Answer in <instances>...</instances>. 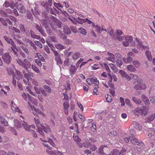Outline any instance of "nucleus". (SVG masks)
<instances>
[{"mask_svg":"<svg viewBox=\"0 0 155 155\" xmlns=\"http://www.w3.org/2000/svg\"><path fill=\"white\" fill-rule=\"evenodd\" d=\"M95 29L96 31L99 34L101 33V27L99 26L96 25L95 26Z\"/></svg>","mask_w":155,"mask_h":155,"instance_id":"obj_62","label":"nucleus"},{"mask_svg":"<svg viewBox=\"0 0 155 155\" xmlns=\"http://www.w3.org/2000/svg\"><path fill=\"white\" fill-rule=\"evenodd\" d=\"M146 55L149 60H151L152 59V56L151 52L148 50H146L145 52Z\"/></svg>","mask_w":155,"mask_h":155,"instance_id":"obj_39","label":"nucleus"},{"mask_svg":"<svg viewBox=\"0 0 155 155\" xmlns=\"http://www.w3.org/2000/svg\"><path fill=\"white\" fill-rule=\"evenodd\" d=\"M4 37L5 40L8 43L10 44L12 46L15 45V44L12 39L9 38L6 35L4 36Z\"/></svg>","mask_w":155,"mask_h":155,"instance_id":"obj_18","label":"nucleus"},{"mask_svg":"<svg viewBox=\"0 0 155 155\" xmlns=\"http://www.w3.org/2000/svg\"><path fill=\"white\" fill-rule=\"evenodd\" d=\"M138 145L140 146V148L141 150H143L145 147L144 143L141 141H140L139 143H138Z\"/></svg>","mask_w":155,"mask_h":155,"instance_id":"obj_54","label":"nucleus"},{"mask_svg":"<svg viewBox=\"0 0 155 155\" xmlns=\"http://www.w3.org/2000/svg\"><path fill=\"white\" fill-rule=\"evenodd\" d=\"M14 75V77H15L18 80H20L23 78V75L22 74L18 71H16L15 74Z\"/></svg>","mask_w":155,"mask_h":155,"instance_id":"obj_17","label":"nucleus"},{"mask_svg":"<svg viewBox=\"0 0 155 155\" xmlns=\"http://www.w3.org/2000/svg\"><path fill=\"white\" fill-rule=\"evenodd\" d=\"M0 122L4 126H8V123L4 117H0Z\"/></svg>","mask_w":155,"mask_h":155,"instance_id":"obj_28","label":"nucleus"},{"mask_svg":"<svg viewBox=\"0 0 155 155\" xmlns=\"http://www.w3.org/2000/svg\"><path fill=\"white\" fill-rule=\"evenodd\" d=\"M41 129H43L44 132H46L47 134H50L51 133V131L49 126H48L46 127H45L43 125V128H41ZM53 135L52 134H50V137H52Z\"/></svg>","mask_w":155,"mask_h":155,"instance_id":"obj_21","label":"nucleus"},{"mask_svg":"<svg viewBox=\"0 0 155 155\" xmlns=\"http://www.w3.org/2000/svg\"><path fill=\"white\" fill-rule=\"evenodd\" d=\"M14 125L18 128H21L23 126V124L24 123L21 124L17 119H14Z\"/></svg>","mask_w":155,"mask_h":155,"instance_id":"obj_19","label":"nucleus"},{"mask_svg":"<svg viewBox=\"0 0 155 155\" xmlns=\"http://www.w3.org/2000/svg\"><path fill=\"white\" fill-rule=\"evenodd\" d=\"M80 55L81 54L79 52H77L73 54L72 55V58L74 60H76L80 57Z\"/></svg>","mask_w":155,"mask_h":155,"instance_id":"obj_33","label":"nucleus"},{"mask_svg":"<svg viewBox=\"0 0 155 155\" xmlns=\"http://www.w3.org/2000/svg\"><path fill=\"white\" fill-rule=\"evenodd\" d=\"M141 98L145 105H148L150 104L149 100L145 95H142L141 97Z\"/></svg>","mask_w":155,"mask_h":155,"instance_id":"obj_20","label":"nucleus"},{"mask_svg":"<svg viewBox=\"0 0 155 155\" xmlns=\"http://www.w3.org/2000/svg\"><path fill=\"white\" fill-rule=\"evenodd\" d=\"M7 71L8 74L9 75H13L14 72V71L13 68L11 67H10L7 68Z\"/></svg>","mask_w":155,"mask_h":155,"instance_id":"obj_38","label":"nucleus"},{"mask_svg":"<svg viewBox=\"0 0 155 155\" xmlns=\"http://www.w3.org/2000/svg\"><path fill=\"white\" fill-rule=\"evenodd\" d=\"M40 139L42 141H48L49 143H50L52 146L55 147V144L53 141L50 138L47 137L46 138H44L42 139V138H41Z\"/></svg>","mask_w":155,"mask_h":155,"instance_id":"obj_14","label":"nucleus"},{"mask_svg":"<svg viewBox=\"0 0 155 155\" xmlns=\"http://www.w3.org/2000/svg\"><path fill=\"white\" fill-rule=\"evenodd\" d=\"M11 48L14 53V57L16 59H18V58H19L18 54V51L16 45H13V46H11Z\"/></svg>","mask_w":155,"mask_h":155,"instance_id":"obj_10","label":"nucleus"},{"mask_svg":"<svg viewBox=\"0 0 155 155\" xmlns=\"http://www.w3.org/2000/svg\"><path fill=\"white\" fill-rule=\"evenodd\" d=\"M94 77L88 78L87 79V82L88 84L91 85L93 84L94 82L93 81H94Z\"/></svg>","mask_w":155,"mask_h":155,"instance_id":"obj_47","label":"nucleus"},{"mask_svg":"<svg viewBox=\"0 0 155 155\" xmlns=\"http://www.w3.org/2000/svg\"><path fill=\"white\" fill-rule=\"evenodd\" d=\"M11 109L12 110L15 112H18L20 113H21V111L19 109V108L17 107V106L12 102V103L11 106Z\"/></svg>","mask_w":155,"mask_h":155,"instance_id":"obj_15","label":"nucleus"},{"mask_svg":"<svg viewBox=\"0 0 155 155\" xmlns=\"http://www.w3.org/2000/svg\"><path fill=\"white\" fill-rule=\"evenodd\" d=\"M34 88L35 91L38 94H40L41 93V90L40 87H34Z\"/></svg>","mask_w":155,"mask_h":155,"instance_id":"obj_61","label":"nucleus"},{"mask_svg":"<svg viewBox=\"0 0 155 155\" xmlns=\"http://www.w3.org/2000/svg\"><path fill=\"white\" fill-rule=\"evenodd\" d=\"M4 62L7 64L10 63L12 60V58L9 52H6L2 56Z\"/></svg>","mask_w":155,"mask_h":155,"instance_id":"obj_5","label":"nucleus"},{"mask_svg":"<svg viewBox=\"0 0 155 155\" xmlns=\"http://www.w3.org/2000/svg\"><path fill=\"white\" fill-rule=\"evenodd\" d=\"M118 151L117 150H114L113 151L111 152L109 155H117Z\"/></svg>","mask_w":155,"mask_h":155,"instance_id":"obj_64","label":"nucleus"},{"mask_svg":"<svg viewBox=\"0 0 155 155\" xmlns=\"http://www.w3.org/2000/svg\"><path fill=\"white\" fill-rule=\"evenodd\" d=\"M43 88L48 93H50L51 92V91L50 87L47 85H44L43 86Z\"/></svg>","mask_w":155,"mask_h":155,"instance_id":"obj_48","label":"nucleus"},{"mask_svg":"<svg viewBox=\"0 0 155 155\" xmlns=\"http://www.w3.org/2000/svg\"><path fill=\"white\" fill-rule=\"evenodd\" d=\"M55 60L56 61L57 64L59 66H60L62 64V61L60 58V56L57 57H55Z\"/></svg>","mask_w":155,"mask_h":155,"instance_id":"obj_41","label":"nucleus"},{"mask_svg":"<svg viewBox=\"0 0 155 155\" xmlns=\"http://www.w3.org/2000/svg\"><path fill=\"white\" fill-rule=\"evenodd\" d=\"M51 18L54 21V23L53 24H50L53 29L56 31L57 30V28H60L61 27V22L53 16H52Z\"/></svg>","mask_w":155,"mask_h":155,"instance_id":"obj_3","label":"nucleus"},{"mask_svg":"<svg viewBox=\"0 0 155 155\" xmlns=\"http://www.w3.org/2000/svg\"><path fill=\"white\" fill-rule=\"evenodd\" d=\"M108 75L109 77V82L108 83V85L110 86H112V85H113L111 83L112 81V78L113 77L111 76V75L110 74V73L108 74Z\"/></svg>","mask_w":155,"mask_h":155,"instance_id":"obj_53","label":"nucleus"},{"mask_svg":"<svg viewBox=\"0 0 155 155\" xmlns=\"http://www.w3.org/2000/svg\"><path fill=\"white\" fill-rule=\"evenodd\" d=\"M33 113L35 116L38 117V115L37 114H40V115H41L42 116L44 117L45 116V114L43 113L42 111H41V110H40L39 109L37 110V111L35 113V112H33Z\"/></svg>","mask_w":155,"mask_h":155,"instance_id":"obj_32","label":"nucleus"},{"mask_svg":"<svg viewBox=\"0 0 155 155\" xmlns=\"http://www.w3.org/2000/svg\"><path fill=\"white\" fill-rule=\"evenodd\" d=\"M13 39L15 40L20 45H23V42L21 41V37L20 35H12Z\"/></svg>","mask_w":155,"mask_h":155,"instance_id":"obj_11","label":"nucleus"},{"mask_svg":"<svg viewBox=\"0 0 155 155\" xmlns=\"http://www.w3.org/2000/svg\"><path fill=\"white\" fill-rule=\"evenodd\" d=\"M22 96L24 100L26 101H27L28 99L30 101L31 100V98L30 96L28 94H26L25 93H23L22 94Z\"/></svg>","mask_w":155,"mask_h":155,"instance_id":"obj_31","label":"nucleus"},{"mask_svg":"<svg viewBox=\"0 0 155 155\" xmlns=\"http://www.w3.org/2000/svg\"><path fill=\"white\" fill-rule=\"evenodd\" d=\"M54 5L59 10H60V8H62L63 7L62 5L59 3H57L54 2Z\"/></svg>","mask_w":155,"mask_h":155,"instance_id":"obj_52","label":"nucleus"},{"mask_svg":"<svg viewBox=\"0 0 155 155\" xmlns=\"http://www.w3.org/2000/svg\"><path fill=\"white\" fill-rule=\"evenodd\" d=\"M123 35V32L120 29H117L116 30V35H114V38L116 40L119 41H122L124 39L123 36H121Z\"/></svg>","mask_w":155,"mask_h":155,"instance_id":"obj_6","label":"nucleus"},{"mask_svg":"<svg viewBox=\"0 0 155 155\" xmlns=\"http://www.w3.org/2000/svg\"><path fill=\"white\" fill-rule=\"evenodd\" d=\"M43 142H44L43 143V144L46 147L48 148L49 150H51L52 149L51 147H50L48 145L49 143L48 141Z\"/></svg>","mask_w":155,"mask_h":155,"instance_id":"obj_56","label":"nucleus"},{"mask_svg":"<svg viewBox=\"0 0 155 155\" xmlns=\"http://www.w3.org/2000/svg\"><path fill=\"white\" fill-rule=\"evenodd\" d=\"M73 137L74 140L78 144V146L79 147V144L81 143L80 142L81 141V140L77 135H74Z\"/></svg>","mask_w":155,"mask_h":155,"instance_id":"obj_26","label":"nucleus"},{"mask_svg":"<svg viewBox=\"0 0 155 155\" xmlns=\"http://www.w3.org/2000/svg\"><path fill=\"white\" fill-rule=\"evenodd\" d=\"M17 9L20 13H23L25 11V7L21 3L17 5Z\"/></svg>","mask_w":155,"mask_h":155,"instance_id":"obj_16","label":"nucleus"},{"mask_svg":"<svg viewBox=\"0 0 155 155\" xmlns=\"http://www.w3.org/2000/svg\"><path fill=\"white\" fill-rule=\"evenodd\" d=\"M122 77L125 78L127 80L130 81L131 79V78L125 71L123 70H120L119 72Z\"/></svg>","mask_w":155,"mask_h":155,"instance_id":"obj_12","label":"nucleus"},{"mask_svg":"<svg viewBox=\"0 0 155 155\" xmlns=\"http://www.w3.org/2000/svg\"><path fill=\"white\" fill-rule=\"evenodd\" d=\"M23 121L24 122V123H25V124H23V126L24 127V128L25 129V127H28V129H29V130H31L30 129L31 127L33 128H35V126H34L33 125H28L24 121V120H23Z\"/></svg>","mask_w":155,"mask_h":155,"instance_id":"obj_45","label":"nucleus"},{"mask_svg":"<svg viewBox=\"0 0 155 155\" xmlns=\"http://www.w3.org/2000/svg\"><path fill=\"white\" fill-rule=\"evenodd\" d=\"M64 63L65 66H69L70 64L69 58H66L64 61Z\"/></svg>","mask_w":155,"mask_h":155,"instance_id":"obj_51","label":"nucleus"},{"mask_svg":"<svg viewBox=\"0 0 155 155\" xmlns=\"http://www.w3.org/2000/svg\"><path fill=\"white\" fill-rule=\"evenodd\" d=\"M127 70L131 72H134L136 71V69L132 65H129L127 67Z\"/></svg>","mask_w":155,"mask_h":155,"instance_id":"obj_40","label":"nucleus"},{"mask_svg":"<svg viewBox=\"0 0 155 155\" xmlns=\"http://www.w3.org/2000/svg\"><path fill=\"white\" fill-rule=\"evenodd\" d=\"M55 46L57 49L60 50L64 49L65 48V47L60 43L56 44Z\"/></svg>","mask_w":155,"mask_h":155,"instance_id":"obj_35","label":"nucleus"},{"mask_svg":"<svg viewBox=\"0 0 155 155\" xmlns=\"http://www.w3.org/2000/svg\"><path fill=\"white\" fill-rule=\"evenodd\" d=\"M123 60L125 63H130L132 61L133 59L130 56H128L127 58H124Z\"/></svg>","mask_w":155,"mask_h":155,"instance_id":"obj_34","label":"nucleus"},{"mask_svg":"<svg viewBox=\"0 0 155 155\" xmlns=\"http://www.w3.org/2000/svg\"><path fill=\"white\" fill-rule=\"evenodd\" d=\"M108 148L105 146L102 145L98 148V152L102 155H106L104 151H108Z\"/></svg>","mask_w":155,"mask_h":155,"instance_id":"obj_7","label":"nucleus"},{"mask_svg":"<svg viewBox=\"0 0 155 155\" xmlns=\"http://www.w3.org/2000/svg\"><path fill=\"white\" fill-rule=\"evenodd\" d=\"M155 118V114H151L147 118L148 122H151L153 121Z\"/></svg>","mask_w":155,"mask_h":155,"instance_id":"obj_46","label":"nucleus"},{"mask_svg":"<svg viewBox=\"0 0 155 155\" xmlns=\"http://www.w3.org/2000/svg\"><path fill=\"white\" fill-rule=\"evenodd\" d=\"M41 22L43 25L46 28H47L48 27L49 23L48 20L43 19L41 21Z\"/></svg>","mask_w":155,"mask_h":155,"instance_id":"obj_37","label":"nucleus"},{"mask_svg":"<svg viewBox=\"0 0 155 155\" xmlns=\"http://www.w3.org/2000/svg\"><path fill=\"white\" fill-rule=\"evenodd\" d=\"M36 27L37 29L43 36H45V33L44 31L42 28V27L41 25H39L37 24L36 25Z\"/></svg>","mask_w":155,"mask_h":155,"instance_id":"obj_23","label":"nucleus"},{"mask_svg":"<svg viewBox=\"0 0 155 155\" xmlns=\"http://www.w3.org/2000/svg\"><path fill=\"white\" fill-rule=\"evenodd\" d=\"M0 21L2 24L6 26H7V24L8 23L9 24L12 25V23L11 21L8 18H0Z\"/></svg>","mask_w":155,"mask_h":155,"instance_id":"obj_9","label":"nucleus"},{"mask_svg":"<svg viewBox=\"0 0 155 155\" xmlns=\"http://www.w3.org/2000/svg\"><path fill=\"white\" fill-rule=\"evenodd\" d=\"M5 6L7 8L10 7L11 8H13L14 7V4L13 2H8L5 1L4 3Z\"/></svg>","mask_w":155,"mask_h":155,"instance_id":"obj_27","label":"nucleus"},{"mask_svg":"<svg viewBox=\"0 0 155 155\" xmlns=\"http://www.w3.org/2000/svg\"><path fill=\"white\" fill-rule=\"evenodd\" d=\"M51 150H46L47 153L50 155H57V151H51Z\"/></svg>","mask_w":155,"mask_h":155,"instance_id":"obj_49","label":"nucleus"},{"mask_svg":"<svg viewBox=\"0 0 155 155\" xmlns=\"http://www.w3.org/2000/svg\"><path fill=\"white\" fill-rule=\"evenodd\" d=\"M148 136L150 139H151L155 133L154 130L152 128L150 129L148 131Z\"/></svg>","mask_w":155,"mask_h":155,"instance_id":"obj_36","label":"nucleus"},{"mask_svg":"<svg viewBox=\"0 0 155 155\" xmlns=\"http://www.w3.org/2000/svg\"><path fill=\"white\" fill-rule=\"evenodd\" d=\"M107 55L108 57H106V60L111 61L113 63L114 62L115 57L114 55L108 52L107 53Z\"/></svg>","mask_w":155,"mask_h":155,"instance_id":"obj_13","label":"nucleus"},{"mask_svg":"<svg viewBox=\"0 0 155 155\" xmlns=\"http://www.w3.org/2000/svg\"><path fill=\"white\" fill-rule=\"evenodd\" d=\"M91 143L88 141H86L84 142H82L79 144V147L80 148H82L83 146L85 148H88L90 147Z\"/></svg>","mask_w":155,"mask_h":155,"instance_id":"obj_8","label":"nucleus"},{"mask_svg":"<svg viewBox=\"0 0 155 155\" xmlns=\"http://www.w3.org/2000/svg\"><path fill=\"white\" fill-rule=\"evenodd\" d=\"M109 65L111 69L115 73L117 72V69L116 66L113 64L112 63H110L109 64Z\"/></svg>","mask_w":155,"mask_h":155,"instance_id":"obj_43","label":"nucleus"},{"mask_svg":"<svg viewBox=\"0 0 155 155\" xmlns=\"http://www.w3.org/2000/svg\"><path fill=\"white\" fill-rule=\"evenodd\" d=\"M36 55L37 57L38 58V59H39L41 60L42 61H45V59L43 58L42 55H41L40 53H36Z\"/></svg>","mask_w":155,"mask_h":155,"instance_id":"obj_59","label":"nucleus"},{"mask_svg":"<svg viewBox=\"0 0 155 155\" xmlns=\"http://www.w3.org/2000/svg\"><path fill=\"white\" fill-rule=\"evenodd\" d=\"M134 84H135L134 88L136 90H144L146 88V85L142 80H137L134 82Z\"/></svg>","mask_w":155,"mask_h":155,"instance_id":"obj_2","label":"nucleus"},{"mask_svg":"<svg viewBox=\"0 0 155 155\" xmlns=\"http://www.w3.org/2000/svg\"><path fill=\"white\" fill-rule=\"evenodd\" d=\"M149 107L146 106H143L140 109H136L135 111L139 114L144 115H146L149 110Z\"/></svg>","mask_w":155,"mask_h":155,"instance_id":"obj_4","label":"nucleus"},{"mask_svg":"<svg viewBox=\"0 0 155 155\" xmlns=\"http://www.w3.org/2000/svg\"><path fill=\"white\" fill-rule=\"evenodd\" d=\"M19 28L23 33H24L25 32V26L23 24H20L19 25Z\"/></svg>","mask_w":155,"mask_h":155,"instance_id":"obj_55","label":"nucleus"},{"mask_svg":"<svg viewBox=\"0 0 155 155\" xmlns=\"http://www.w3.org/2000/svg\"><path fill=\"white\" fill-rule=\"evenodd\" d=\"M105 97L106 98V101L108 102H111L112 101V97L111 96L107 94L105 95Z\"/></svg>","mask_w":155,"mask_h":155,"instance_id":"obj_50","label":"nucleus"},{"mask_svg":"<svg viewBox=\"0 0 155 155\" xmlns=\"http://www.w3.org/2000/svg\"><path fill=\"white\" fill-rule=\"evenodd\" d=\"M132 99V101L137 104H140L141 103V101L140 99H138L135 97H133Z\"/></svg>","mask_w":155,"mask_h":155,"instance_id":"obj_42","label":"nucleus"},{"mask_svg":"<svg viewBox=\"0 0 155 155\" xmlns=\"http://www.w3.org/2000/svg\"><path fill=\"white\" fill-rule=\"evenodd\" d=\"M77 70V69L75 67V65L74 66L73 65H71L69 69L70 74H74L76 71Z\"/></svg>","mask_w":155,"mask_h":155,"instance_id":"obj_25","label":"nucleus"},{"mask_svg":"<svg viewBox=\"0 0 155 155\" xmlns=\"http://www.w3.org/2000/svg\"><path fill=\"white\" fill-rule=\"evenodd\" d=\"M134 127L137 130H140L142 129V127L137 122H135L134 124Z\"/></svg>","mask_w":155,"mask_h":155,"instance_id":"obj_44","label":"nucleus"},{"mask_svg":"<svg viewBox=\"0 0 155 155\" xmlns=\"http://www.w3.org/2000/svg\"><path fill=\"white\" fill-rule=\"evenodd\" d=\"M31 66L32 68L35 72L37 73H40V71L39 69L37 67L33 65H32Z\"/></svg>","mask_w":155,"mask_h":155,"instance_id":"obj_60","label":"nucleus"},{"mask_svg":"<svg viewBox=\"0 0 155 155\" xmlns=\"http://www.w3.org/2000/svg\"><path fill=\"white\" fill-rule=\"evenodd\" d=\"M34 119L36 126L38 128H43V124L40 123L38 119H37L35 117H34Z\"/></svg>","mask_w":155,"mask_h":155,"instance_id":"obj_24","label":"nucleus"},{"mask_svg":"<svg viewBox=\"0 0 155 155\" xmlns=\"http://www.w3.org/2000/svg\"><path fill=\"white\" fill-rule=\"evenodd\" d=\"M25 130L26 131H28L30 132L31 134L32 135L33 137L34 138H37L38 135L36 134L35 131L33 130H29L28 128V127L25 126Z\"/></svg>","mask_w":155,"mask_h":155,"instance_id":"obj_22","label":"nucleus"},{"mask_svg":"<svg viewBox=\"0 0 155 155\" xmlns=\"http://www.w3.org/2000/svg\"><path fill=\"white\" fill-rule=\"evenodd\" d=\"M124 37V40L127 41L128 43H130L133 40V38L131 36L125 35Z\"/></svg>","mask_w":155,"mask_h":155,"instance_id":"obj_30","label":"nucleus"},{"mask_svg":"<svg viewBox=\"0 0 155 155\" xmlns=\"http://www.w3.org/2000/svg\"><path fill=\"white\" fill-rule=\"evenodd\" d=\"M17 63L20 65L24 68L26 71V72L25 70L22 71L23 73L24 74L25 77L27 79V81H28L30 75L29 74V69L28 67L30 68L31 65L30 61H32V59L31 58L28 57V59H25L24 60V62L22 61L19 58L16 59Z\"/></svg>","mask_w":155,"mask_h":155,"instance_id":"obj_1","label":"nucleus"},{"mask_svg":"<svg viewBox=\"0 0 155 155\" xmlns=\"http://www.w3.org/2000/svg\"><path fill=\"white\" fill-rule=\"evenodd\" d=\"M75 21L80 24H82L84 22V19L80 18L79 17H78L77 19L76 18Z\"/></svg>","mask_w":155,"mask_h":155,"instance_id":"obj_57","label":"nucleus"},{"mask_svg":"<svg viewBox=\"0 0 155 155\" xmlns=\"http://www.w3.org/2000/svg\"><path fill=\"white\" fill-rule=\"evenodd\" d=\"M64 33L67 35H69L71 33V31L69 28L67 26H64L63 28Z\"/></svg>","mask_w":155,"mask_h":155,"instance_id":"obj_29","label":"nucleus"},{"mask_svg":"<svg viewBox=\"0 0 155 155\" xmlns=\"http://www.w3.org/2000/svg\"><path fill=\"white\" fill-rule=\"evenodd\" d=\"M20 47L27 54H29V52L28 49L27 48L26 46L25 45H21Z\"/></svg>","mask_w":155,"mask_h":155,"instance_id":"obj_58","label":"nucleus"},{"mask_svg":"<svg viewBox=\"0 0 155 155\" xmlns=\"http://www.w3.org/2000/svg\"><path fill=\"white\" fill-rule=\"evenodd\" d=\"M116 62L117 66L119 67H120L123 64L121 60L117 59L116 61Z\"/></svg>","mask_w":155,"mask_h":155,"instance_id":"obj_63","label":"nucleus"}]
</instances>
